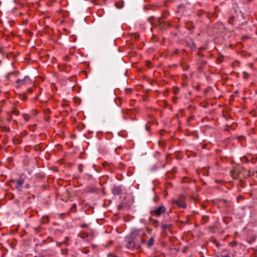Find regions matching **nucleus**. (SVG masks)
Returning <instances> with one entry per match:
<instances>
[{"label":"nucleus","mask_w":257,"mask_h":257,"mask_svg":"<svg viewBox=\"0 0 257 257\" xmlns=\"http://www.w3.org/2000/svg\"><path fill=\"white\" fill-rule=\"evenodd\" d=\"M146 128L147 130H149V127L147 125H146Z\"/></svg>","instance_id":"nucleus-22"},{"label":"nucleus","mask_w":257,"mask_h":257,"mask_svg":"<svg viewBox=\"0 0 257 257\" xmlns=\"http://www.w3.org/2000/svg\"><path fill=\"white\" fill-rule=\"evenodd\" d=\"M154 239L153 237L150 238L149 241L147 242V245L149 247L152 246L154 243Z\"/></svg>","instance_id":"nucleus-8"},{"label":"nucleus","mask_w":257,"mask_h":257,"mask_svg":"<svg viewBox=\"0 0 257 257\" xmlns=\"http://www.w3.org/2000/svg\"><path fill=\"white\" fill-rule=\"evenodd\" d=\"M158 221L156 220H153V224L156 226L157 227V225H158Z\"/></svg>","instance_id":"nucleus-12"},{"label":"nucleus","mask_w":257,"mask_h":257,"mask_svg":"<svg viewBox=\"0 0 257 257\" xmlns=\"http://www.w3.org/2000/svg\"><path fill=\"white\" fill-rule=\"evenodd\" d=\"M166 210L165 207L164 206H160L158 208H157L156 209L152 211L151 214L152 215H157L160 216L162 213L165 212Z\"/></svg>","instance_id":"nucleus-1"},{"label":"nucleus","mask_w":257,"mask_h":257,"mask_svg":"<svg viewBox=\"0 0 257 257\" xmlns=\"http://www.w3.org/2000/svg\"><path fill=\"white\" fill-rule=\"evenodd\" d=\"M121 187L120 186H114L112 189V192L114 195H119L121 193Z\"/></svg>","instance_id":"nucleus-5"},{"label":"nucleus","mask_w":257,"mask_h":257,"mask_svg":"<svg viewBox=\"0 0 257 257\" xmlns=\"http://www.w3.org/2000/svg\"><path fill=\"white\" fill-rule=\"evenodd\" d=\"M126 246L128 248H133L135 247H139V245L137 244L134 238H130L127 241Z\"/></svg>","instance_id":"nucleus-3"},{"label":"nucleus","mask_w":257,"mask_h":257,"mask_svg":"<svg viewBox=\"0 0 257 257\" xmlns=\"http://www.w3.org/2000/svg\"><path fill=\"white\" fill-rule=\"evenodd\" d=\"M30 81V80L29 77L28 76H26L23 79H18L17 80V83L19 85V87H20L21 85H26Z\"/></svg>","instance_id":"nucleus-4"},{"label":"nucleus","mask_w":257,"mask_h":257,"mask_svg":"<svg viewBox=\"0 0 257 257\" xmlns=\"http://www.w3.org/2000/svg\"><path fill=\"white\" fill-rule=\"evenodd\" d=\"M12 114H16V115H19V112L17 110L13 109L12 110Z\"/></svg>","instance_id":"nucleus-11"},{"label":"nucleus","mask_w":257,"mask_h":257,"mask_svg":"<svg viewBox=\"0 0 257 257\" xmlns=\"http://www.w3.org/2000/svg\"><path fill=\"white\" fill-rule=\"evenodd\" d=\"M25 187H26V188H29V186L28 184L26 185Z\"/></svg>","instance_id":"nucleus-21"},{"label":"nucleus","mask_w":257,"mask_h":257,"mask_svg":"<svg viewBox=\"0 0 257 257\" xmlns=\"http://www.w3.org/2000/svg\"><path fill=\"white\" fill-rule=\"evenodd\" d=\"M12 75H15V72H11L7 74V75L6 76V79L8 80H10L11 76Z\"/></svg>","instance_id":"nucleus-10"},{"label":"nucleus","mask_w":257,"mask_h":257,"mask_svg":"<svg viewBox=\"0 0 257 257\" xmlns=\"http://www.w3.org/2000/svg\"><path fill=\"white\" fill-rule=\"evenodd\" d=\"M23 175H21L17 181L16 185L15 188L19 191H21L22 190V186L24 183L25 178L23 177Z\"/></svg>","instance_id":"nucleus-2"},{"label":"nucleus","mask_w":257,"mask_h":257,"mask_svg":"<svg viewBox=\"0 0 257 257\" xmlns=\"http://www.w3.org/2000/svg\"><path fill=\"white\" fill-rule=\"evenodd\" d=\"M28 91H29L30 92H32V89H31V88H29L28 89Z\"/></svg>","instance_id":"nucleus-19"},{"label":"nucleus","mask_w":257,"mask_h":257,"mask_svg":"<svg viewBox=\"0 0 257 257\" xmlns=\"http://www.w3.org/2000/svg\"><path fill=\"white\" fill-rule=\"evenodd\" d=\"M79 170L80 171H82L81 165H79Z\"/></svg>","instance_id":"nucleus-17"},{"label":"nucleus","mask_w":257,"mask_h":257,"mask_svg":"<svg viewBox=\"0 0 257 257\" xmlns=\"http://www.w3.org/2000/svg\"><path fill=\"white\" fill-rule=\"evenodd\" d=\"M88 225L87 224H84L81 225L82 228H84L85 227H87Z\"/></svg>","instance_id":"nucleus-15"},{"label":"nucleus","mask_w":257,"mask_h":257,"mask_svg":"<svg viewBox=\"0 0 257 257\" xmlns=\"http://www.w3.org/2000/svg\"><path fill=\"white\" fill-rule=\"evenodd\" d=\"M175 203L180 207L185 208L186 207V204L184 200L182 199H179L176 200Z\"/></svg>","instance_id":"nucleus-6"},{"label":"nucleus","mask_w":257,"mask_h":257,"mask_svg":"<svg viewBox=\"0 0 257 257\" xmlns=\"http://www.w3.org/2000/svg\"><path fill=\"white\" fill-rule=\"evenodd\" d=\"M171 224H163L162 226V229L163 230H169L170 229Z\"/></svg>","instance_id":"nucleus-9"},{"label":"nucleus","mask_w":257,"mask_h":257,"mask_svg":"<svg viewBox=\"0 0 257 257\" xmlns=\"http://www.w3.org/2000/svg\"><path fill=\"white\" fill-rule=\"evenodd\" d=\"M110 254H111L110 253H108V255H107L108 256H109Z\"/></svg>","instance_id":"nucleus-23"},{"label":"nucleus","mask_w":257,"mask_h":257,"mask_svg":"<svg viewBox=\"0 0 257 257\" xmlns=\"http://www.w3.org/2000/svg\"><path fill=\"white\" fill-rule=\"evenodd\" d=\"M221 257H230L228 255H221Z\"/></svg>","instance_id":"nucleus-18"},{"label":"nucleus","mask_w":257,"mask_h":257,"mask_svg":"<svg viewBox=\"0 0 257 257\" xmlns=\"http://www.w3.org/2000/svg\"><path fill=\"white\" fill-rule=\"evenodd\" d=\"M103 165H104V167L105 168L106 167V165H108V164L104 163Z\"/></svg>","instance_id":"nucleus-20"},{"label":"nucleus","mask_w":257,"mask_h":257,"mask_svg":"<svg viewBox=\"0 0 257 257\" xmlns=\"http://www.w3.org/2000/svg\"><path fill=\"white\" fill-rule=\"evenodd\" d=\"M157 23H158L159 24H161V21H160V20L159 19L157 20ZM148 22L151 25H154V26H157V23H156V21H155V22H154L153 21V18H152L151 17H150L148 19Z\"/></svg>","instance_id":"nucleus-7"},{"label":"nucleus","mask_w":257,"mask_h":257,"mask_svg":"<svg viewBox=\"0 0 257 257\" xmlns=\"http://www.w3.org/2000/svg\"><path fill=\"white\" fill-rule=\"evenodd\" d=\"M113 257H117V256H114Z\"/></svg>","instance_id":"nucleus-24"},{"label":"nucleus","mask_w":257,"mask_h":257,"mask_svg":"<svg viewBox=\"0 0 257 257\" xmlns=\"http://www.w3.org/2000/svg\"><path fill=\"white\" fill-rule=\"evenodd\" d=\"M27 96H26V95H23V100H27Z\"/></svg>","instance_id":"nucleus-16"},{"label":"nucleus","mask_w":257,"mask_h":257,"mask_svg":"<svg viewBox=\"0 0 257 257\" xmlns=\"http://www.w3.org/2000/svg\"><path fill=\"white\" fill-rule=\"evenodd\" d=\"M24 117L25 120L27 121L29 118V116L26 114H24Z\"/></svg>","instance_id":"nucleus-13"},{"label":"nucleus","mask_w":257,"mask_h":257,"mask_svg":"<svg viewBox=\"0 0 257 257\" xmlns=\"http://www.w3.org/2000/svg\"><path fill=\"white\" fill-rule=\"evenodd\" d=\"M243 75H244V78H247L248 77V73L244 72Z\"/></svg>","instance_id":"nucleus-14"}]
</instances>
